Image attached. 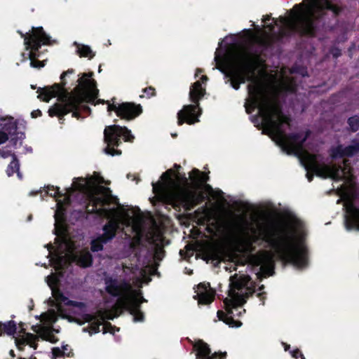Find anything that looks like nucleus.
Returning a JSON list of instances; mask_svg holds the SVG:
<instances>
[{
    "mask_svg": "<svg viewBox=\"0 0 359 359\" xmlns=\"http://www.w3.org/2000/svg\"><path fill=\"white\" fill-rule=\"evenodd\" d=\"M215 53L217 67L235 90L240 85L248 81V97L245 103L246 112L250 114L255 108L258 109V116L252 121L255 126L263 129L262 134L269 135L282 150L287 154L297 156L306 170V177L309 182L313 175L331 178L335 181L344 180V183L336 190L341 197L339 203L344 201L345 227H359V209L353 203L355 196V189L351 174V168L347 165L344 157L359 155V141L344 147L342 145L333 147L330 150V160L323 161V157L313 154L303 147V143L309 136V133H298L287 135L285 131L290 128V118L281 111L277 98L278 91L294 92L296 83L293 79L283 77L278 85L266 82L261 72H257L258 55L248 49L230 44L223 54L222 44Z\"/></svg>",
    "mask_w": 359,
    "mask_h": 359,
    "instance_id": "f257e3e1",
    "label": "nucleus"
},
{
    "mask_svg": "<svg viewBox=\"0 0 359 359\" xmlns=\"http://www.w3.org/2000/svg\"><path fill=\"white\" fill-rule=\"evenodd\" d=\"M103 182V178L99 176L75 178L72 187L66 190L63 199L58 198L62 196L58 187L48 186L44 189L46 194L56 198L57 201V209L54 215L55 246L50 243L46 245L49 251L48 257H50L49 261L55 273L46 277V282L51 289L53 299H50L48 301L50 306L48 311L41 314H64L63 312L66 311L64 306H71L81 310L85 306L81 302L69 300L56 288V285L62 276V270L72 262H76L77 265L83 268L88 267L92 264V255L88 250L74 252L75 245L64 224L65 206L69 203L70 195L75 190L81 191L86 196L88 201L86 205L87 212H95L108 219L102 228L103 233L91 242V250L93 252L102 250L103 245L111 241L122 226V231L126 236H131L125 229L133 233V239L130 242V248L139 262L141 253L147 252V249L140 243L144 221L140 210L126 208L119 203L118 199L111 195L109 188L100 185Z\"/></svg>",
    "mask_w": 359,
    "mask_h": 359,
    "instance_id": "f03ea898",
    "label": "nucleus"
},
{
    "mask_svg": "<svg viewBox=\"0 0 359 359\" xmlns=\"http://www.w3.org/2000/svg\"><path fill=\"white\" fill-rule=\"evenodd\" d=\"M232 233L245 238L250 244L262 241L273 250L261 251L252 257L253 264L260 266L262 273L272 274L275 255L282 261L292 263L297 269L307 266L306 235L303 222L294 215L282 224L269 225L258 222L255 226L240 217L232 219L229 224Z\"/></svg>",
    "mask_w": 359,
    "mask_h": 359,
    "instance_id": "7ed1b4c3",
    "label": "nucleus"
},
{
    "mask_svg": "<svg viewBox=\"0 0 359 359\" xmlns=\"http://www.w3.org/2000/svg\"><path fill=\"white\" fill-rule=\"evenodd\" d=\"M339 8L328 0H303L287 12V15L274 20V25H267L261 36H253L252 40L266 45L271 40L297 32L313 34L326 18H334Z\"/></svg>",
    "mask_w": 359,
    "mask_h": 359,
    "instance_id": "20e7f679",
    "label": "nucleus"
},
{
    "mask_svg": "<svg viewBox=\"0 0 359 359\" xmlns=\"http://www.w3.org/2000/svg\"><path fill=\"white\" fill-rule=\"evenodd\" d=\"M189 177L193 183H190L189 179L180 173L168 170L162 174L161 180L152 183L156 198L172 206L182 205L186 210L192 209L203 199V193L197 192L195 184L206 182L208 177L198 169H194Z\"/></svg>",
    "mask_w": 359,
    "mask_h": 359,
    "instance_id": "39448f33",
    "label": "nucleus"
},
{
    "mask_svg": "<svg viewBox=\"0 0 359 359\" xmlns=\"http://www.w3.org/2000/svg\"><path fill=\"white\" fill-rule=\"evenodd\" d=\"M93 75V72L83 74L78 79L79 84L70 93L59 84L45 88L40 92L39 90V99L48 102L51 98L57 97L60 102L48 109L49 116L61 117L72 112L73 116L78 118L79 111H88L89 108L85 103L93 102L98 95Z\"/></svg>",
    "mask_w": 359,
    "mask_h": 359,
    "instance_id": "423d86ee",
    "label": "nucleus"
},
{
    "mask_svg": "<svg viewBox=\"0 0 359 359\" xmlns=\"http://www.w3.org/2000/svg\"><path fill=\"white\" fill-rule=\"evenodd\" d=\"M106 290L112 300L107 302V313L98 314H117L129 312L130 314H140L138 307L142 297L140 291L132 287L130 283L107 278L105 279Z\"/></svg>",
    "mask_w": 359,
    "mask_h": 359,
    "instance_id": "0eeeda50",
    "label": "nucleus"
},
{
    "mask_svg": "<svg viewBox=\"0 0 359 359\" xmlns=\"http://www.w3.org/2000/svg\"><path fill=\"white\" fill-rule=\"evenodd\" d=\"M119 316H35L37 320L41 321L48 318L53 322H55L57 317L67 318L69 322H74L79 325H82L86 323L88 326L83 328V332H88L91 335L93 334L102 332L104 333L114 334L116 329L115 326L107 321V320H114Z\"/></svg>",
    "mask_w": 359,
    "mask_h": 359,
    "instance_id": "6e6552de",
    "label": "nucleus"
},
{
    "mask_svg": "<svg viewBox=\"0 0 359 359\" xmlns=\"http://www.w3.org/2000/svg\"><path fill=\"white\" fill-rule=\"evenodd\" d=\"M229 285V298H226L224 303L227 311L232 312L231 309L241 306L255 290L253 282L245 275L231 276Z\"/></svg>",
    "mask_w": 359,
    "mask_h": 359,
    "instance_id": "1a4fd4ad",
    "label": "nucleus"
},
{
    "mask_svg": "<svg viewBox=\"0 0 359 359\" xmlns=\"http://www.w3.org/2000/svg\"><path fill=\"white\" fill-rule=\"evenodd\" d=\"M208 80L206 76H202L201 81H197L192 84L189 90V99L195 104L185 105L177 114V123L179 126L187 122L193 124L198 122V116L201 115L198 101L203 97L205 93V84Z\"/></svg>",
    "mask_w": 359,
    "mask_h": 359,
    "instance_id": "9d476101",
    "label": "nucleus"
},
{
    "mask_svg": "<svg viewBox=\"0 0 359 359\" xmlns=\"http://www.w3.org/2000/svg\"><path fill=\"white\" fill-rule=\"evenodd\" d=\"M20 35L24 38V43L27 50L29 53V58L31 61L30 65L34 68H40L44 66V62H40L36 60L39 56L38 51L41 44L46 45L50 43V36L47 35L42 27H32L31 33L24 34L20 32Z\"/></svg>",
    "mask_w": 359,
    "mask_h": 359,
    "instance_id": "9b49d317",
    "label": "nucleus"
},
{
    "mask_svg": "<svg viewBox=\"0 0 359 359\" xmlns=\"http://www.w3.org/2000/svg\"><path fill=\"white\" fill-rule=\"evenodd\" d=\"M121 137L127 142H133L135 138L131 131L126 127L114 125L105 128L104 130V138L107 145L104 149V152L107 154L112 156L121 154V150L114 149L115 147H118L121 144Z\"/></svg>",
    "mask_w": 359,
    "mask_h": 359,
    "instance_id": "f8f14e48",
    "label": "nucleus"
},
{
    "mask_svg": "<svg viewBox=\"0 0 359 359\" xmlns=\"http://www.w3.org/2000/svg\"><path fill=\"white\" fill-rule=\"evenodd\" d=\"M112 99V103L108 102L107 111L111 112L114 111L116 115L123 119L132 120L137 116L141 112V107L140 105H135L133 103L125 102L120 104H116Z\"/></svg>",
    "mask_w": 359,
    "mask_h": 359,
    "instance_id": "ddd939ff",
    "label": "nucleus"
},
{
    "mask_svg": "<svg viewBox=\"0 0 359 359\" xmlns=\"http://www.w3.org/2000/svg\"><path fill=\"white\" fill-rule=\"evenodd\" d=\"M192 346L196 352V359H226L228 356L226 351H219L212 353L210 345L203 339L195 341Z\"/></svg>",
    "mask_w": 359,
    "mask_h": 359,
    "instance_id": "4468645a",
    "label": "nucleus"
},
{
    "mask_svg": "<svg viewBox=\"0 0 359 359\" xmlns=\"http://www.w3.org/2000/svg\"><path fill=\"white\" fill-rule=\"evenodd\" d=\"M194 298L198 300V305H209L211 304L215 295V290L210 287V283H201L195 288Z\"/></svg>",
    "mask_w": 359,
    "mask_h": 359,
    "instance_id": "2eb2a0df",
    "label": "nucleus"
},
{
    "mask_svg": "<svg viewBox=\"0 0 359 359\" xmlns=\"http://www.w3.org/2000/svg\"><path fill=\"white\" fill-rule=\"evenodd\" d=\"M149 270V269H143L142 267L137 266L131 267L126 266L124 268V273L128 274L130 272L133 276L130 277V279L135 280L137 283H142L145 280L147 273Z\"/></svg>",
    "mask_w": 359,
    "mask_h": 359,
    "instance_id": "dca6fc26",
    "label": "nucleus"
},
{
    "mask_svg": "<svg viewBox=\"0 0 359 359\" xmlns=\"http://www.w3.org/2000/svg\"><path fill=\"white\" fill-rule=\"evenodd\" d=\"M0 126H3L4 131L0 130V144L4 143L8 139V133L13 129L15 126L13 118H4L0 116Z\"/></svg>",
    "mask_w": 359,
    "mask_h": 359,
    "instance_id": "f3484780",
    "label": "nucleus"
},
{
    "mask_svg": "<svg viewBox=\"0 0 359 359\" xmlns=\"http://www.w3.org/2000/svg\"><path fill=\"white\" fill-rule=\"evenodd\" d=\"M41 331L42 332L41 338L43 340L49 341L52 344H55L58 341V338L54 334V332H58V330H55L52 325L46 326L45 328H42Z\"/></svg>",
    "mask_w": 359,
    "mask_h": 359,
    "instance_id": "a211bd4d",
    "label": "nucleus"
},
{
    "mask_svg": "<svg viewBox=\"0 0 359 359\" xmlns=\"http://www.w3.org/2000/svg\"><path fill=\"white\" fill-rule=\"evenodd\" d=\"M16 324L13 320L7 323L0 322V336L3 334L13 335L16 332Z\"/></svg>",
    "mask_w": 359,
    "mask_h": 359,
    "instance_id": "6ab92c4d",
    "label": "nucleus"
},
{
    "mask_svg": "<svg viewBox=\"0 0 359 359\" xmlns=\"http://www.w3.org/2000/svg\"><path fill=\"white\" fill-rule=\"evenodd\" d=\"M74 45L76 47V53L81 57H88L93 58L95 53L93 52L90 46L79 44L77 42H74Z\"/></svg>",
    "mask_w": 359,
    "mask_h": 359,
    "instance_id": "aec40b11",
    "label": "nucleus"
},
{
    "mask_svg": "<svg viewBox=\"0 0 359 359\" xmlns=\"http://www.w3.org/2000/svg\"><path fill=\"white\" fill-rule=\"evenodd\" d=\"M218 320L223 321L224 323L231 327H239L242 323L238 320H235L233 316H217Z\"/></svg>",
    "mask_w": 359,
    "mask_h": 359,
    "instance_id": "412c9836",
    "label": "nucleus"
},
{
    "mask_svg": "<svg viewBox=\"0 0 359 359\" xmlns=\"http://www.w3.org/2000/svg\"><path fill=\"white\" fill-rule=\"evenodd\" d=\"M19 162L16 159L15 156H13V161L11 162L9 165L8 166L6 172L8 176L13 175L15 172H17L19 178H21V175L19 172Z\"/></svg>",
    "mask_w": 359,
    "mask_h": 359,
    "instance_id": "4be33fe9",
    "label": "nucleus"
},
{
    "mask_svg": "<svg viewBox=\"0 0 359 359\" xmlns=\"http://www.w3.org/2000/svg\"><path fill=\"white\" fill-rule=\"evenodd\" d=\"M74 353L71 351L69 353H66L62 351L59 347H53L52 348V359H57V358L61 357H72Z\"/></svg>",
    "mask_w": 359,
    "mask_h": 359,
    "instance_id": "5701e85b",
    "label": "nucleus"
},
{
    "mask_svg": "<svg viewBox=\"0 0 359 359\" xmlns=\"http://www.w3.org/2000/svg\"><path fill=\"white\" fill-rule=\"evenodd\" d=\"M39 337L32 334V333H26V340L27 343L32 348L36 349L38 346L37 341Z\"/></svg>",
    "mask_w": 359,
    "mask_h": 359,
    "instance_id": "b1692460",
    "label": "nucleus"
},
{
    "mask_svg": "<svg viewBox=\"0 0 359 359\" xmlns=\"http://www.w3.org/2000/svg\"><path fill=\"white\" fill-rule=\"evenodd\" d=\"M350 128L353 131L359 130V117L357 116L351 117L348 121Z\"/></svg>",
    "mask_w": 359,
    "mask_h": 359,
    "instance_id": "393cba45",
    "label": "nucleus"
},
{
    "mask_svg": "<svg viewBox=\"0 0 359 359\" xmlns=\"http://www.w3.org/2000/svg\"><path fill=\"white\" fill-rule=\"evenodd\" d=\"M164 256V250L160 246H156L153 254V259L155 262H160Z\"/></svg>",
    "mask_w": 359,
    "mask_h": 359,
    "instance_id": "a878e982",
    "label": "nucleus"
},
{
    "mask_svg": "<svg viewBox=\"0 0 359 359\" xmlns=\"http://www.w3.org/2000/svg\"><path fill=\"white\" fill-rule=\"evenodd\" d=\"M209 194L215 199H220L222 197V192L221 191H214L210 186H206Z\"/></svg>",
    "mask_w": 359,
    "mask_h": 359,
    "instance_id": "bb28decb",
    "label": "nucleus"
},
{
    "mask_svg": "<svg viewBox=\"0 0 359 359\" xmlns=\"http://www.w3.org/2000/svg\"><path fill=\"white\" fill-rule=\"evenodd\" d=\"M46 325H35L32 326V330L36 332L37 334H39V337H41L42 332H41L42 328H45Z\"/></svg>",
    "mask_w": 359,
    "mask_h": 359,
    "instance_id": "cd10ccee",
    "label": "nucleus"
},
{
    "mask_svg": "<svg viewBox=\"0 0 359 359\" xmlns=\"http://www.w3.org/2000/svg\"><path fill=\"white\" fill-rule=\"evenodd\" d=\"M290 354L292 358L297 359L300 358L302 353L299 348H295L294 350L290 351Z\"/></svg>",
    "mask_w": 359,
    "mask_h": 359,
    "instance_id": "c85d7f7f",
    "label": "nucleus"
},
{
    "mask_svg": "<svg viewBox=\"0 0 359 359\" xmlns=\"http://www.w3.org/2000/svg\"><path fill=\"white\" fill-rule=\"evenodd\" d=\"M133 316V322L141 323L144 320L145 316Z\"/></svg>",
    "mask_w": 359,
    "mask_h": 359,
    "instance_id": "c756f323",
    "label": "nucleus"
},
{
    "mask_svg": "<svg viewBox=\"0 0 359 359\" xmlns=\"http://www.w3.org/2000/svg\"><path fill=\"white\" fill-rule=\"evenodd\" d=\"M0 156L4 158H8L10 156H12V157L15 156L14 155L11 154V153L9 151H4V150L0 151Z\"/></svg>",
    "mask_w": 359,
    "mask_h": 359,
    "instance_id": "7c9ffc66",
    "label": "nucleus"
},
{
    "mask_svg": "<svg viewBox=\"0 0 359 359\" xmlns=\"http://www.w3.org/2000/svg\"><path fill=\"white\" fill-rule=\"evenodd\" d=\"M154 88L152 87H149L144 90V91L149 95V97L154 95Z\"/></svg>",
    "mask_w": 359,
    "mask_h": 359,
    "instance_id": "2f4dec72",
    "label": "nucleus"
},
{
    "mask_svg": "<svg viewBox=\"0 0 359 359\" xmlns=\"http://www.w3.org/2000/svg\"><path fill=\"white\" fill-rule=\"evenodd\" d=\"M31 115H32V118H36L41 115V111L39 109L34 110L32 112Z\"/></svg>",
    "mask_w": 359,
    "mask_h": 359,
    "instance_id": "473e14b6",
    "label": "nucleus"
},
{
    "mask_svg": "<svg viewBox=\"0 0 359 359\" xmlns=\"http://www.w3.org/2000/svg\"><path fill=\"white\" fill-rule=\"evenodd\" d=\"M73 73V70H68L67 72H64L61 76H60V79H62V86H65V83L63 81V79H64V77L65 76H67V74H72Z\"/></svg>",
    "mask_w": 359,
    "mask_h": 359,
    "instance_id": "72a5a7b5",
    "label": "nucleus"
},
{
    "mask_svg": "<svg viewBox=\"0 0 359 359\" xmlns=\"http://www.w3.org/2000/svg\"><path fill=\"white\" fill-rule=\"evenodd\" d=\"M62 351L66 353H69V351L72 352V350L71 349L70 346L68 344H63L62 346Z\"/></svg>",
    "mask_w": 359,
    "mask_h": 359,
    "instance_id": "f704fd0d",
    "label": "nucleus"
},
{
    "mask_svg": "<svg viewBox=\"0 0 359 359\" xmlns=\"http://www.w3.org/2000/svg\"><path fill=\"white\" fill-rule=\"evenodd\" d=\"M283 345L284 346L285 351H287L290 348V346L286 343H283Z\"/></svg>",
    "mask_w": 359,
    "mask_h": 359,
    "instance_id": "c9c22d12",
    "label": "nucleus"
},
{
    "mask_svg": "<svg viewBox=\"0 0 359 359\" xmlns=\"http://www.w3.org/2000/svg\"><path fill=\"white\" fill-rule=\"evenodd\" d=\"M202 72L201 69H198L195 73V77H197L198 76V74Z\"/></svg>",
    "mask_w": 359,
    "mask_h": 359,
    "instance_id": "e433bc0d",
    "label": "nucleus"
},
{
    "mask_svg": "<svg viewBox=\"0 0 359 359\" xmlns=\"http://www.w3.org/2000/svg\"><path fill=\"white\" fill-rule=\"evenodd\" d=\"M10 355H11L12 357H15V353H14V351L11 350V351H10Z\"/></svg>",
    "mask_w": 359,
    "mask_h": 359,
    "instance_id": "4c0bfd02",
    "label": "nucleus"
},
{
    "mask_svg": "<svg viewBox=\"0 0 359 359\" xmlns=\"http://www.w3.org/2000/svg\"><path fill=\"white\" fill-rule=\"evenodd\" d=\"M269 20V16H266V17L263 19V21H264V22H266L267 20Z\"/></svg>",
    "mask_w": 359,
    "mask_h": 359,
    "instance_id": "58836bf2",
    "label": "nucleus"
},
{
    "mask_svg": "<svg viewBox=\"0 0 359 359\" xmlns=\"http://www.w3.org/2000/svg\"><path fill=\"white\" fill-rule=\"evenodd\" d=\"M217 314L220 315V314H224V313L222 311L219 310V311H217Z\"/></svg>",
    "mask_w": 359,
    "mask_h": 359,
    "instance_id": "ea45409f",
    "label": "nucleus"
},
{
    "mask_svg": "<svg viewBox=\"0 0 359 359\" xmlns=\"http://www.w3.org/2000/svg\"><path fill=\"white\" fill-rule=\"evenodd\" d=\"M180 253L181 256H183L184 250H180Z\"/></svg>",
    "mask_w": 359,
    "mask_h": 359,
    "instance_id": "a19ab883",
    "label": "nucleus"
},
{
    "mask_svg": "<svg viewBox=\"0 0 359 359\" xmlns=\"http://www.w3.org/2000/svg\"><path fill=\"white\" fill-rule=\"evenodd\" d=\"M301 359H306L304 355H303V353L302 354V355L300 356Z\"/></svg>",
    "mask_w": 359,
    "mask_h": 359,
    "instance_id": "79ce46f5",
    "label": "nucleus"
},
{
    "mask_svg": "<svg viewBox=\"0 0 359 359\" xmlns=\"http://www.w3.org/2000/svg\"><path fill=\"white\" fill-rule=\"evenodd\" d=\"M149 262H150V260H149V261H148V262H147V265L146 266V267H147V268L149 266Z\"/></svg>",
    "mask_w": 359,
    "mask_h": 359,
    "instance_id": "37998d69",
    "label": "nucleus"
},
{
    "mask_svg": "<svg viewBox=\"0 0 359 359\" xmlns=\"http://www.w3.org/2000/svg\"><path fill=\"white\" fill-rule=\"evenodd\" d=\"M338 55H339L338 53H334V55L336 57L338 56Z\"/></svg>",
    "mask_w": 359,
    "mask_h": 359,
    "instance_id": "c03bdc74",
    "label": "nucleus"
},
{
    "mask_svg": "<svg viewBox=\"0 0 359 359\" xmlns=\"http://www.w3.org/2000/svg\"><path fill=\"white\" fill-rule=\"evenodd\" d=\"M98 72H101V67H99Z\"/></svg>",
    "mask_w": 359,
    "mask_h": 359,
    "instance_id": "a18cd8bd",
    "label": "nucleus"
},
{
    "mask_svg": "<svg viewBox=\"0 0 359 359\" xmlns=\"http://www.w3.org/2000/svg\"><path fill=\"white\" fill-rule=\"evenodd\" d=\"M187 272L191 274V271H189V270H187Z\"/></svg>",
    "mask_w": 359,
    "mask_h": 359,
    "instance_id": "49530a36",
    "label": "nucleus"
},
{
    "mask_svg": "<svg viewBox=\"0 0 359 359\" xmlns=\"http://www.w3.org/2000/svg\"><path fill=\"white\" fill-rule=\"evenodd\" d=\"M187 272L191 274V271H189V270H187Z\"/></svg>",
    "mask_w": 359,
    "mask_h": 359,
    "instance_id": "de8ad7c7",
    "label": "nucleus"
},
{
    "mask_svg": "<svg viewBox=\"0 0 359 359\" xmlns=\"http://www.w3.org/2000/svg\"><path fill=\"white\" fill-rule=\"evenodd\" d=\"M21 332H25V329H24V328H22V329H21Z\"/></svg>",
    "mask_w": 359,
    "mask_h": 359,
    "instance_id": "09e8293b",
    "label": "nucleus"
},
{
    "mask_svg": "<svg viewBox=\"0 0 359 359\" xmlns=\"http://www.w3.org/2000/svg\"><path fill=\"white\" fill-rule=\"evenodd\" d=\"M99 102H104L103 100H99Z\"/></svg>",
    "mask_w": 359,
    "mask_h": 359,
    "instance_id": "8fccbe9b",
    "label": "nucleus"
},
{
    "mask_svg": "<svg viewBox=\"0 0 359 359\" xmlns=\"http://www.w3.org/2000/svg\"><path fill=\"white\" fill-rule=\"evenodd\" d=\"M19 359H25V358H19Z\"/></svg>",
    "mask_w": 359,
    "mask_h": 359,
    "instance_id": "3c124183",
    "label": "nucleus"
},
{
    "mask_svg": "<svg viewBox=\"0 0 359 359\" xmlns=\"http://www.w3.org/2000/svg\"><path fill=\"white\" fill-rule=\"evenodd\" d=\"M34 359H36V358H34Z\"/></svg>",
    "mask_w": 359,
    "mask_h": 359,
    "instance_id": "603ef678",
    "label": "nucleus"
}]
</instances>
